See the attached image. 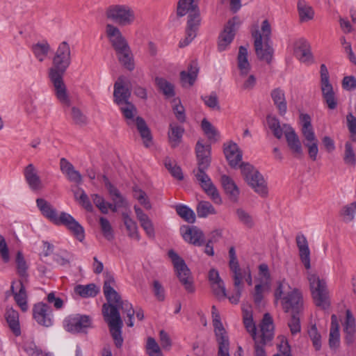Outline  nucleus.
I'll list each match as a JSON object with an SVG mask.
<instances>
[{
    "label": "nucleus",
    "instance_id": "nucleus-47",
    "mask_svg": "<svg viewBox=\"0 0 356 356\" xmlns=\"http://www.w3.org/2000/svg\"><path fill=\"white\" fill-rule=\"evenodd\" d=\"M197 213L200 218H206L209 215L216 213L215 208L207 201H201L197 206Z\"/></svg>",
    "mask_w": 356,
    "mask_h": 356
},
{
    "label": "nucleus",
    "instance_id": "nucleus-55",
    "mask_svg": "<svg viewBox=\"0 0 356 356\" xmlns=\"http://www.w3.org/2000/svg\"><path fill=\"white\" fill-rule=\"evenodd\" d=\"M243 323L247 331L251 334L254 341L257 339V329L255 323L253 321L252 316L249 312H245L243 316Z\"/></svg>",
    "mask_w": 356,
    "mask_h": 356
},
{
    "label": "nucleus",
    "instance_id": "nucleus-16",
    "mask_svg": "<svg viewBox=\"0 0 356 356\" xmlns=\"http://www.w3.org/2000/svg\"><path fill=\"white\" fill-rule=\"evenodd\" d=\"M63 323L67 331L76 333L89 327L91 321L88 316L76 314L66 317Z\"/></svg>",
    "mask_w": 356,
    "mask_h": 356
},
{
    "label": "nucleus",
    "instance_id": "nucleus-30",
    "mask_svg": "<svg viewBox=\"0 0 356 356\" xmlns=\"http://www.w3.org/2000/svg\"><path fill=\"white\" fill-rule=\"evenodd\" d=\"M60 170L67 179L76 184H80L82 181V177L81 174L74 169V166L66 159L62 158L60 160Z\"/></svg>",
    "mask_w": 356,
    "mask_h": 356
},
{
    "label": "nucleus",
    "instance_id": "nucleus-52",
    "mask_svg": "<svg viewBox=\"0 0 356 356\" xmlns=\"http://www.w3.org/2000/svg\"><path fill=\"white\" fill-rule=\"evenodd\" d=\"M201 127L209 140L213 141L217 140L218 136V131L207 119L204 118L202 120Z\"/></svg>",
    "mask_w": 356,
    "mask_h": 356
},
{
    "label": "nucleus",
    "instance_id": "nucleus-33",
    "mask_svg": "<svg viewBox=\"0 0 356 356\" xmlns=\"http://www.w3.org/2000/svg\"><path fill=\"white\" fill-rule=\"evenodd\" d=\"M134 210L136 217L140 223V226L145 230L146 234L149 238H154L155 233L152 220L138 207L134 206Z\"/></svg>",
    "mask_w": 356,
    "mask_h": 356
},
{
    "label": "nucleus",
    "instance_id": "nucleus-4",
    "mask_svg": "<svg viewBox=\"0 0 356 356\" xmlns=\"http://www.w3.org/2000/svg\"><path fill=\"white\" fill-rule=\"evenodd\" d=\"M70 63V47L63 41L59 44L52 60V66L48 70V76L55 89H65L63 76Z\"/></svg>",
    "mask_w": 356,
    "mask_h": 356
},
{
    "label": "nucleus",
    "instance_id": "nucleus-8",
    "mask_svg": "<svg viewBox=\"0 0 356 356\" xmlns=\"http://www.w3.org/2000/svg\"><path fill=\"white\" fill-rule=\"evenodd\" d=\"M307 280L314 304L323 309H328L330 301L325 281L320 279L316 273L312 272L307 273Z\"/></svg>",
    "mask_w": 356,
    "mask_h": 356
},
{
    "label": "nucleus",
    "instance_id": "nucleus-10",
    "mask_svg": "<svg viewBox=\"0 0 356 356\" xmlns=\"http://www.w3.org/2000/svg\"><path fill=\"white\" fill-rule=\"evenodd\" d=\"M241 173L247 184L261 197L268 195L267 183L263 175L253 165L248 163L240 165Z\"/></svg>",
    "mask_w": 356,
    "mask_h": 356
},
{
    "label": "nucleus",
    "instance_id": "nucleus-41",
    "mask_svg": "<svg viewBox=\"0 0 356 356\" xmlns=\"http://www.w3.org/2000/svg\"><path fill=\"white\" fill-rule=\"evenodd\" d=\"M267 124L269 129L273 131V135L278 139H280L283 134L285 135V127H290L289 124H284L280 125V121L275 117L268 116Z\"/></svg>",
    "mask_w": 356,
    "mask_h": 356
},
{
    "label": "nucleus",
    "instance_id": "nucleus-35",
    "mask_svg": "<svg viewBox=\"0 0 356 356\" xmlns=\"http://www.w3.org/2000/svg\"><path fill=\"white\" fill-rule=\"evenodd\" d=\"M340 343L339 320L335 314L331 316V326L330 330L329 345L331 348H337Z\"/></svg>",
    "mask_w": 356,
    "mask_h": 356
},
{
    "label": "nucleus",
    "instance_id": "nucleus-24",
    "mask_svg": "<svg viewBox=\"0 0 356 356\" xmlns=\"http://www.w3.org/2000/svg\"><path fill=\"white\" fill-rule=\"evenodd\" d=\"M11 290L14 294L15 300L22 311L26 312L28 309L27 296L22 282L21 280L13 282Z\"/></svg>",
    "mask_w": 356,
    "mask_h": 356
},
{
    "label": "nucleus",
    "instance_id": "nucleus-53",
    "mask_svg": "<svg viewBox=\"0 0 356 356\" xmlns=\"http://www.w3.org/2000/svg\"><path fill=\"white\" fill-rule=\"evenodd\" d=\"M75 199L88 211H92V205L90 203L86 193L82 188H77L74 193Z\"/></svg>",
    "mask_w": 356,
    "mask_h": 356
},
{
    "label": "nucleus",
    "instance_id": "nucleus-23",
    "mask_svg": "<svg viewBox=\"0 0 356 356\" xmlns=\"http://www.w3.org/2000/svg\"><path fill=\"white\" fill-rule=\"evenodd\" d=\"M163 95L172 104L173 112L175 115L176 118L180 122H184L186 121L185 109L181 103V100L179 98L175 97V90H163Z\"/></svg>",
    "mask_w": 356,
    "mask_h": 356
},
{
    "label": "nucleus",
    "instance_id": "nucleus-46",
    "mask_svg": "<svg viewBox=\"0 0 356 356\" xmlns=\"http://www.w3.org/2000/svg\"><path fill=\"white\" fill-rule=\"evenodd\" d=\"M196 10L197 6L195 0H179L178 2L177 14L179 16H184Z\"/></svg>",
    "mask_w": 356,
    "mask_h": 356
},
{
    "label": "nucleus",
    "instance_id": "nucleus-43",
    "mask_svg": "<svg viewBox=\"0 0 356 356\" xmlns=\"http://www.w3.org/2000/svg\"><path fill=\"white\" fill-rule=\"evenodd\" d=\"M74 291L82 298L95 297L99 292L94 284L77 285L74 287Z\"/></svg>",
    "mask_w": 356,
    "mask_h": 356
},
{
    "label": "nucleus",
    "instance_id": "nucleus-14",
    "mask_svg": "<svg viewBox=\"0 0 356 356\" xmlns=\"http://www.w3.org/2000/svg\"><path fill=\"white\" fill-rule=\"evenodd\" d=\"M241 22L238 17L235 16L228 20L225 28L218 38V50L220 51L226 50L233 41L236 31L239 27Z\"/></svg>",
    "mask_w": 356,
    "mask_h": 356
},
{
    "label": "nucleus",
    "instance_id": "nucleus-49",
    "mask_svg": "<svg viewBox=\"0 0 356 356\" xmlns=\"http://www.w3.org/2000/svg\"><path fill=\"white\" fill-rule=\"evenodd\" d=\"M211 288L215 296L219 300H223L229 296H227L225 283L222 280H218L217 282H214L210 284Z\"/></svg>",
    "mask_w": 356,
    "mask_h": 356
},
{
    "label": "nucleus",
    "instance_id": "nucleus-34",
    "mask_svg": "<svg viewBox=\"0 0 356 356\" xmlns=\"http://www.w3.org/2000/svg\"><path fill=\"white\" fill-rule=\"evenodd\" d=\"M184 133V129L182 126L175 122H172L169 125L168 136L169 143L172 147H176L181 142L182 136Z\"/></svg>",
    "mask_w": 356,
    "mask_h": 356
},
{
    "label": "nucleus",
    "instance_id": "nucleus-20",
    "mask_svg": "<svg viewBox=\"0 0 356 356\" xmlns=\"http://www.w3.org/2000/svg\"><path fill=\"white\" fill-rule=\"evenodd\" d=\"M180 232L185 241L196 246H201L204 243V234L197 227L183 226Z\"/></svg>",
    "mask_w": 356,
    "mask_h": 356
},
{
    "label": "nucleus",
    "instance_id": "nucleus-22",
    "mask_svg": "<svg viewBox=\"0 0 356 356\" xmlns=\"http://www.w3.org/2000/svg\"><path fill=\"white\" fill-rule=\"evenodd\" d=\"M24 175L26 181L32 191H39L43 188L38 170L32 163L29 164L24 168Z\"/></svg>",
    "mask_w": 356,
    "mask_h": 356
},
{
    "label": "nucleus",
    "instance_id": "nucleus-5",
    "mask_svg": "<svg viewBox=\"0 0 356 356\" xmlns=\"http://www.w3.org/2000/svg\"><path fill=\"white\" fill-rule=\"evenodd\" d=\"M274 296L276 302L280 301L284 312L300 314L302 311V293L298 289L292 288L285 280L279 282Z\"/></svg>",
    "mask_w": 356,
    "mask_h": 356
},
{
    "label": "nucleus",
    "instance_id": "nucleus-17",
    "mask_svg": "<svg viewBox=\"0 0 356 356\" xmlns=\"http://www.w3.org/2000/svg\"><path fill=\"white\" fill-rule=\"evenodd\" d=\"M201 19L199 10H193L188 13V19L186 27V38L179 42V47H184L188 45L195 38L196 33L200 24Z\"/></svg>",
    "mask_w": 356,
    "mask_h": 356
},
{
    "label": "nucleus",
    "instance_id": "nucleus-37",
    "mask_svg": "<svg viewBox=\"0 0 356 356\" xmlns=\"http://www.w3.org/2000/svg\"><path fill=\"white\" fill-rule=\"evenodd\" d=\"M221 183L225 193L231 200L236 202L239 195V189L234 181L228 176L223 175L221 177Z\"/></svg>",
    "mask_w": 356,
    "mask_h": 356
},
{
    "label": "nucleus",
    "instance_id": "nucleus-12",
    "mask_svg": "<svg viewBox=\"0 0 356 356\" xmlns=\"http://www.w3.org/2000/svg\"><path fill=\"white\" fill-rule=\"evenodd\" d=\"M168 256L172 261L177 276L180 282L188 292H193L195 288L191 276V272L184 261L172 250L168 252Z\"/></svg>",
    "mask_w": 356,
    "mask_h": 356
},
{
    "label": "nucleus",
    "instance_id": "nucleus-1",
    "mask_svg": "<svg viewBox=\"0 0 356 356\" xmlns=\"http://www.w3.org/2000/svg\"><path fill=\"white\" fill-rule=\"evenodd\" d=\"M115 284L113 276L107 275L104 283L103 291L108 303L102 307V313L105 321L108 323L111 334L118 348H120L123 343L122 337V328L123 322L120 317L119 309L127 314L129 318L127 325L134 326V310L132 305L127 300H122L120 294L114 289Z\"/></svg>",
    "mask_w": 356,
    "mask_h": 356
},
{
    "label": "nucleus",
    "instance_id": "nucleus-57",
    "mask_svg": "<svg viewBox=\"0 0 356 356\" xmlns=\"http://www.w3.org/2000/svg\"><path fill=\"white\" fill-rule=\"evenodd\" d=\"M236 214L239 222L245 227L251 228L254 226V220L252 217L244 209H237L236 211Z\"/></svg>",
    "mask_w": 356,
    "mask_h": 356
},
{
    "label": "nucleus",
    "instance_id": "nucleus-42",
    "mask_svg": "<svg viewBox=\"0 0 356 356\" xmlns=\"http://www.w3.org/2000/svg\"><path fill=\"white\" fill-rule=\"evenodd\" d=\"M103 179L105 186L107 188L110 195L111 196L113 202L115 204H117L118 206H125L124 198L120 194L119 191L110 183L108 179L106 176L103 177Z\"/></svg>",
    "mask_w": 356,
    "mask_h": 356
},
{
    "label": "nucleus",
    "instance_id": "nucleus-44",
    "mask_svg": "<svg viewBox=\"0 0 356 356\" xmlns=\"http://www.w3.org/2000/svg\"><path fill=\"white\" fill-rule=\"evenodd\" d=\"M271 97L276 105L280 115H283L286 112V102L282 90H273Z\"/></svg>",
    "mask_w": 356,
    "mask_h": 356
},
{
    "label": "nucleus",
    "instance_id": "nucleus-45",
    "mask_svg": "<svg viewBox=\"0 0 356 356\" xmlns=\"http://www.w3.org/2000/svg\"><path fill=\"white\" fill-rule=\"evenodd\" d=\"M213 325L216 337L227 336V332L220 321V314L215 306L212 307Z\"/></svg>",
    "mask_w": 356,
    "mask_h": 356
},
{
    "label": "nucleus",
    "instance_id": "nucleus-9",
    "mask_svg": "<svg viewBox=\"0 0 356 356\" xmlns=\"http://www.w3.org/2000/svg\"><path fill=\"white\" fill-rule=\"evenodd\" d=\"M105 16L121 26L131 25L136 18L134 8L128 4L110 5L105 10Z\"/></svg>",
    "mask_w": 356,
    "mask_h": 356
},
{
    "label": "nucleus",
    "instance_id": "nucleus-6",
    "mask_svg": "<svg viewBox=\"0 0 356 356\" xmlns=\"http://www.w3.org/2000/svg\"><path fill=\"white\" fill-rule=\"evenodd\" d=\"M271 27L267 19L262 22L261 28L254 27L252 31L255 52L261 60L270 63L273 58V49L269 42Z\"/></svg>",
    "mask_w": 356,
    "mask_h": 356
},
{
    "label": "nucleus",
    "instance_id": "nucleus-61",
    "mask_svg": "<svg viewBox=\"0 0 356 356\" xmlns=\"http://www.w3.org/2000/svg\"><path fill=\"white\" fill-rule=\"evenodd\" d=\"M218 343V356H230L229 353V341L228 336L216 337Z\"/></svg>",
    "mask_w": 356,
    "mask_h": 356
},
{
    "label": "nucleus",
    "instance_id": "nucleus-15",
    "mask_svg": "<svg viewBox=\"0 0 356 356\" xmlns=\"http://www.w3.org/2000/svg\"><path fill=\"white\" fill-rule=\"evenodd\" d=\"M54 224L65 225L80 241L84 239L83 227L69 213L61 212L57 216Z\"/></svg>",
    "mask_w": 356,
    "mask_h": 356
},
{
    "label": "nucleus",
    "instance_id": "nucleus-13",
    "mask_svg": "<svg viewBox=\"0 0 356 356\" xmlns=\"http://www.w3.org/2000/svg\"><path fill=\"white\" fill-rule=\"evenodd\" d=\"M238 273L237 275V279L236 278V274H232V278L233 280V284L234 287V293L229 296L228 299L232 304L236 305L239 302L241 293L243 289V280H245L249 286L252 284V277L250 269L248 267L241 268L239 270H237Z\"/></svg>",
    "mask_w": 356,
    "mask_h": 356
},
{
    "label": "nucleus",
    "instance_id": "nucleus-48",
    "mask_svg": "<svg viewBox=\"0 0 356 356\" xmlns=\"http://www.w3.org/2000/svg\"><path fill=\"white\" fill-rule=\"evenodd\" d=\"M343 161L346 165L354 166L356 163V154L353 145L346 142L344 147Z\"/></svg>",
    "mask_w": 356,
    "mask_h": 356
},
{
    "label": "nucleus",
    "instance_id": "nucleus-11",
    "mask_svg": "<svg viewBox=\"0 0 356 356\" xmlns=\"http://www.w3.org/2000/svg\"><path fill=\"white\" fill-rule=\"evenodd\" d=\"M302 124V134L305 138V145L308 149V154L312 161H316L318 153V139L316 138L311 123V118L308 114L301 113L300 115Z\"/></svg>",
    "mask_w": 356,
    "mask_h": 356
},
{
    "label": "nucleus",
    "instance_id": "nucleus-26",
    "mask_svg": "<svg viewBox=\"0 0 356 356\" xmlns=\"http://www.w3.org/2000/svg\"><path fill=\"white\" fill-rule=\"evenodd\" d=\"M342 325L346 333L345 340L346 343L348 344L353 343L356 332V323L355 318L350 309L346 311V317Z\"/></svg>",
    "mask_w": 356,
    "mask_h": 356
},
{
    "label": "nucleus",
    "instance_id": "nucleus-63",
    "mask_svg": "<svg viewBox=\"0 0 356 356\" xmlns=\"http://www.w3.org/2000/svg\"><path fill=\"white\" fill-rule=\"evenodd\" d=\"M72 260V254L67 251H60L54 256V261L63 266H69Z\"/></svg>",
    "mask_w": 356,
    "mask_h": 356
},
{
    "label": "nucleus",
    "instance_id": "nucleus-25",
    "mask_svg": "<svg viewBox=\"0 0 356 356\" xmlns=\"http://www.w3.org/2000/svg\"><path fill=\"white\" fill-rule=\"evenodd\" d=\"M248 57V49L243 46L239 47L236 58V66L239 74L242 76L248 75L251 71L252 66Z\"/></svg>",
    "mask_w": 356,
    "mask_h": 356
},
{
    "label": "nucleus",
    "instance_id": "nucleus-54",
    "mask_svg": "<svg viewBox=\"0 0 356 356\" xmlns=\"http://www.w3.org/2000/svg\"><path fill=\"white\" fill-rule=\"evenodd\" d=\"M99 225L104 236L108 241H112L114 238V233L113 227L108 220L104 217H100Z\"/></svg>",
    "mask_w": 356,
    "mask_h": 356
},
{
    "label": "nucleus",
    "instance_id": "nucleus-7",
    "mask_svg": "<svg viewBox=\"0 0 356 356\" xmlns=\"http://www.w3.org/2000/svg\"><path fill=\"white\" fill-rule=\"evenodd\" d=\"M120 109L127 124L129 127L134 125L136 127L145 146L147 147L151 146L152 144L151 131L144 119L141 117L136 116L137 109L136 106L131 102H129L120 107Z\"/></svg>",
    "mask_w": 356,
    "mask_h": 356
},
{
    "label": "nucleus",
    "instance_id": "nucleus-18",
    "mask_svg": "<svg viewBox=\"0 0 356 356\" xmlns=\"http://www.w3.org/2000/svg\"><path fill=\"white\" fill-rule=\"evenodd\" d=\"M33 315L36 322L41 325L49 327L53 324L51 309L44 303L39 302L35 305Z\"/></svg>",
    "mask_w": 356,
    "mask_h": 356
},
{
    "label": "nucleus",
    "instance_id": "nucleus-60",
    "mask_svg": "<svg viewBox=\"0 0 356 356\" xmlns=\"http://www.w3.org/2000/svg\"><path fill=\"white\" fill-rule=\"evenodd\" d=\"M146 350L149 356H163L159 346L152 337L147 338Z\"/></svg>",
    "mask_w": 356,
    "mask_h": 356
},
{
    "label": "nucleus",
    "instance_id": "nucleus-31",
    "mask_svg": "<svg viewBox=\"0 0 356 356\" xmlns=\"http://www.w3.org/2000/svg\"><path fill=\"white\" fill-rule=\"evenodd\" d=\"M198 67L196 63H191L187 70H184L180 73V80L183 87H191L195 81L197 74Z\"/></svg>",
    "mask_w": 356,
    "mask_h": 356
},
{
    "label": "nucleus",
    "instance_id": "nucleus-50",
    "mask_svg": "<svg viewBox=\"0 0 356 356\" xmlns=\"http://www.w3.org/2000/svg\"><path fill=\"white\" fill-rule=\"evenodd\" d=\"M356 213V202H352L344 206L340 212L343 220L346 222H351Z\"/></svg>",
    "mask_w": 356,
    "mask_h": 356
},
{
    "label": "nucleus",
    "instance_id": "nucleus-27",
    "mask_svg": "<svg viewBox=\"0 0 356 356\" xmlns=\"http://www.w3.org/2000/svg\"><path fill=\"white\" fill-rule=\"evenodd\" d=\"M260 330L261 332V340L264 341V343H266L273 338V320L268 313H266L264 315L263 319L260 323Z\"/></svg>",
    "mask_w": 356,
    "mask_h": 356
},
{
    "label": "nucleus",
    "instance_id": "nucleus-2",
    "mask_svg": "<svg viewBox=\"0 0 356 356\" xmlns=\"http://www.w3.org/2000/svg\"><path fill=\"white\" fill-rule=\"evenodd\" d=\"M195 154L198 168L193 170L194 175L205 193L216 204H220L222 202L221 197L211 179L205 172V170L209 168L211 163V146L204 144L202 140H199L196 143Z\"/></svg>",
    "mask_w": 356,
    "mask_h": 356
},
{
    "label": "nucleus",
    "instance_id": "nucleus-56",
    "mask_svg": "<svg viewBox=\"0 0 356 356\" xmlns=\"http://www.w3.org/2000/svg\"><path fill=\"white\" fill-rule=\"evenodd\" d=\"M114 102L119 107H122L129 102L131 97L130 90H114L113 92Z\"/></svg>",
    "mask_w": 356,
    "mask_h": 356
},
{
    "label": "nucleus",
    "instance_id": "nucleus-32",
    "mask_svg": "<svg viewBox=\"0 0 356 356\" xmlns=\"http://www.w3.org/2000/svg\"><path fill=\"white\" fill-rule=\"evenodd\" d=\"M5 319L10 330L15 336L21 334L19 314L12 307H7L4 314Z\"/></svg>",
    "mask_w": 356,
    "mask_h": 356
},
{
    "label": "nucleus",
    "instance_id": "nucleus-64",
    "mask_svg": "<svg viewBox=\"0 0 356 356\" xmlns=\"http://www.w3.org/2000/svg\"><path fill=\"white\" fill-rule=\"evenodd\" d=\"M291 314V317L288 322V326L290 329L291 334L295 335L299 333L301 330V325L299 317L300 314Z\"/></svg>",
    "mask_w": 356,
    "mask_h": 356
},
{
    "label": "nucleus",
    "instance_id": "nucleus-3",
    "mask_svg": "<svg viewBox=\"0 0 356 356\" xmlns=\"http://www.w3.org/2000/svg\"><path fill=\"white\" fill-rule=\"evenodd\" d=\"M104 35L115 50L120 63L128 70H134L135 68L134 55L119 27L112 23H106L104 26Z\"/></svg>",
    "mask_w": 356,
    "mask_h": 356
},
{
    "label": "nucleus",
    "instance_id": "nucleus-40",
    "mask_svg": "<svg viewBox=\"0 0 356 356\" xmlns=\"http://www.w3.org/2000/svg\"><path fill=\"white\" fill-rule=\"evenodd\" d=\"M298 11L300 19L302 22L312 20L314 16V11L311 6L305 1L300 0L298 3Z\"/></svg>",
    "mask_w": 356,
    "mask_h": 356
},
{
    "label": "nucleus",
    "instance_id": "nucleus-28",
    "mask_svg": "<svg viewBox=\"0 0 356 356\" xmlns=\"http://www.w3.org/2000/svg\"><path fill=\"white\" fill-rule=\"evenodd\" d=\"M224 153L229 164L233 168L238 165L242 160V152L234 143H231L225 147Z\"/></svg>",
    "mask_w": 356,
    "mask_h": 356
},
{
    "label": "nucleus",
    "instance_id": "nucleus-59",
    "mask_svg": "<svg viewBox=\"0 0 356 356\" xmlns=\"http://www.w3.org/2000/svg\"><path fill=\"white\" fill-rule=\"evenodd\" d=\"M71 118L77 125L83 126L88 123L86 115L79 108L74 106L71 109Z\"/></svg>",
    "mask_w": 356,
    "mask_h": 356
},
{
    "label": "nucleus",
    "instance_id": "nucleus-19",
    "mask_svg": "<svg viewBox=\"0 0 356 356\" xmlns=\"http://www.w3.org/2000/svg\"><path fill=\"white\" fill-rule=\"evenodd\" d=\"M284 128V136L288 147L295 157L298 159L302 158L303 156V149L298 135L291 127H285Z\"/></svg>",
    "mask_w": 356,
    "mask_h": 356
},
{
    "label": "nucleus",
    "instance_id": "nucleus-51",
    "mask_svg": "<svg viewBox=\"0 0 356 356\" xmlns=\"http://www.w3.org/2000/svg\"><path fill=\"white\" fill-rule=\"evenodd\" d=\"M176 211L178 215L188 222L193 223L195 221V213L188 207L184 205L177 206Z\"/></svg>",
    "mask_w": 356,
    "mask_h": 356
},
{
    "label": "nucleus",
    "instance_id": "nucleus-21",
    "mask_svg": "<svg viewBox=\"0 0 356 356\" xmlns=\"http://www.w3.org/2000/svg\"><path fill=\"white\" fill-rule=\"evenodd\" d=\"M296 242L299 250V256L304 266L307 270L310 269V250L308 241L305 236L302 234H298L296 237Z\"/></svg>",
    "mask_w": 356,
    "mask_h": 356
},
{
    "label": "nucleus",
    "instance_id": "nucleus-29",
    "mask_svg": "<svg viewBox=\"0 0 356 356\" xmlns=\"http://www.w3.org/2000/svg\"><path fill=\"white\" fill-rule=\"evenodd\" d=\"M294 54L302 62H307L312 58L310 47L303 38L297 40L294 43Z\"/></svg>",
    "mask_w": 356,
    "mask_h": 356
},
{
    "label": "nucleus",
    "instance_id": "nucleus-39",
    "mask_svg": "<svg viewBox=\"0 0 356 356\" xmlns=\"http://www.w3.org/2000/svg\"><path fill=\"white\" fill-rule=\"evenodd\" d=\"M122 218L128 233V236L134 240L139 241L140 236L138 233V228L136 222L125 213H122Z\"/></svg>",
    "mask_w": 356,
    "mask_h": 356
},
{
    "label": "nucleus",
    "instance_id": "nucleus-36",
    "mask_svg": "<svg viewBox=\"0 0 356 356\" xmlns=\"http://www.w3.org/2000/svg\"><path fill=\"white\" fill-rule=\"evenodd\" d=\"M36 203L42 214L48 220L54 222L58 216L56 209L49 202L42 198L37 199Z\"/></svg>",
    "mask_w": 356,
    "mask_h": 356
},
{
    "label": "nucleus",
    "instance_id": "nucleus-38",
    "mask_svg": "<svg viewBox=\"0 0 356 356\" xmlns=\"http://www.w3.org/2000/svg\"><path fill=\"white\" fill-rule=\"evenodd\" d=\"M50 49V45L47 41L38 42L33 44L31 47L34 56L39 62H43L47 59Z\"/></svg>",
    "mask_w": 356,
    "mask_h": 356
},
{
    "label": "nucleus",
    "instance_id": "nucleus-58",
    "mask_svg": "<svg viewBox=\"0 0 356 356\" xmlns=\"http://www.w3.org/2000/svg\"><path fill=\"white\" fill-rule=\"evenodd\" d=\"M164 164L165 168L175 178L178 180L183 179L184 176L180 167L174 163L170 158H166L165 159Z\"/></svg>",
    "mask_w": 356,
    "mask_h": 356
},
{
    "label": "nucleus",
    "instance_id": "nucleus-62",
    "mask_svg": "<svg viewBox=\"0 0 356 356\" xmlns=\"http://www.w3.org/2000/svg\"><path fill=\"white\" fill-rule=\"evenodd\" d=\"M320 76L321 89H333L330 82V75L327 67L325 64H321L320 67Z\"/></svg>",
    "mask_w": 356,
    "mask_h": 356
}]
</instances>
